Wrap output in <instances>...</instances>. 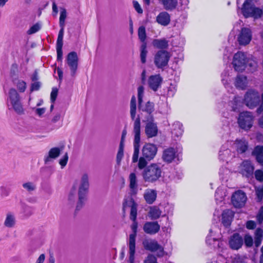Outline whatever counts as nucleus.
Listing matches in <instances>:
<instances>
[{"label":"nucleus","mask_w":263,"mask_h":263,"mask_svg":"<svg viewBox=\"0 0 263 263\" xmlns=\"http://www.w3.org/2000/svg\"><path fill=\"white\" fill-rule=\"evenodd\" d=\"M138 108L140 112V115L135 119L136 115V99L133 96L132 97L130 103V114L131 118L134 120V152L133 155V162H137L139 158L140 142V117H145L143 119V121H153V117L152 112L154 111V104L153 102L148 101L145 104H143L142 102L138 103Z\"/></svg>","instance_id":"f257e3e1"},{"label":"nucleus","mask_w":263,"mask_h":263,"mask_svg":"<svg viewBox=\"0 0 263 263\" xmlns=\"http://www.w3.org/2000/svg\"><path fill=\"white\" fill-rule=\"evenodd\" d=\"M241 12L246 18L253 17L256 19L261 17L263 14L262 10L256 7L252 0H245L241 8Z\"/></svg>","instance_id":"f03ea898"},{"label":"nucleus","mask_w":263,"mask_h":263,"mask_svg":"<svg viewBox=\"0 0 263 263\" xmlns=\"http://www.w3.org/2000/svg\"><path fill=\"white\" fill-rule=\"evenodd\" d=\"M162 170L160 164L152 163L145 167L143 173L144 180L146 182H154L161 176Z\"/></svg>","instance_id":"7ed1b4c3"},{"label":"nucleus","mask_w":263,"mask_h":263,"mask_svg":"<svg viewBox=\"0 0 263 263\" xmlns=\"http://www.w3.org/2000/svg\"><path fill=\"white\" fill-rule=\"evenodd\" d=\"M89 186L88 175L84 173L82 175L79 186V200L77 205V210H80L83 206Z\"/></svg>","instance_id":"20e7f679"},{"label":"nucleus","mask_w":263,"mask_h":263,"mask_svg":"<svg viewBox=\"0 0 263 263\" xmlns=\"http://www.w3.org/2000/svg\"><path fill=\"white\" fill-rule=\"evenodd\" d=\"M8 105L17 114L22 115L24 112V109L21 101L20 97L17 91L14 88H11L8 93Z\"/></svg>","instance_id":"39448f33"},{"label":"nucleus","mask_w":263,"mask_h":263,"mask_svg":"<svg viewBox=\"0 0 263 263\" xmlns=\"http://www.w3.org/2000/svg\"><path fill=\"white\" fill-rule=\"evenodd\" d=\"M171 57V54L169 52L160 50L154 55V63L157 68L163 70L167 66Z\"/></svg>","instance_id":"423d86ee"},{"label":"nucleus","mask_w":263,"mask_h":263,"mask_svg":"<svg viewBox=\"0 0 263 263\" xmlns=\"http://www.w3.org/2000/svg\"><path fill=\"white\" fill-rule=\"evenodd\" d=\"M138 228V223L135 221H133V223L131 226V229L133 233L129 235L128 245L129 247V263H134L135 253L136 246V237L137 236V231Z\"/></svg>","instance_id":"0eeeda50"},{"label":"nucleus","mask_w":263,"mask_h":263,"mask_svg":"<svg viewBox=\"0 0 263 263\" xmlns=\"http://www.w3.org/2000/svg\"><path fill=\"white\" fill-rule=\"evenodd\" d=\"M254 117L250 111H243L239 114L237 122L239 126L245 130H249L253 126Z\"/></svg>","instance_id":"6e6552de"},{"label":"nucleus","mask_w":263,"mask_h":263,"mask_svg":"<svg viewBox=\"0 0 263 263\" xmlns=\"http://www.w3.org/2000/svg\"><path fill=\"white\" fill-rule=\"evenodd\" d=\"M248 53L241 51L236 53L233 57V65L237 71H242L247 68V60Z\"/></svg>","instance_id":"1a4fd4ad"},{"label":"nucleus","mask_w":263,"mask_h":263,"mask_svg":"<svg viewBox=\"0 0 263 263\" xmlns=\"http://www.w3.org/2000/svg\"><path fill=\"white\" fill-rule=\"evenodd\" d=\"M142 244L145 250L153 252H157V256L159 257H163L165 254L163 247L154 239H145Z\"/></svg>","instance_id":"9d476101"},{"label":"nucleus","mask_w":263,"mask_h":263,"mask_svg":"<svg viewBox=\"0 0 263 263\" xmlns=\"http://www.w3.org/2000/svg\"><path fill=\"white\" fill-rule=\"evenodd\" d=\"M244 101L250 108L256 107L260 102L259 92L254 89L248 90L245 96Z\"/></svg>","instance_id":"9b49d317"},{"label":"nucleus","mask_w":263,"mask_h":263,"mask_svg":"<svg viewBox=\"0 0 263 263\" xmlns=\"http://www.w3.org/2000/svg\"><path fill=\"white\" fill-rule=\"evenodd\" d=\"M247 200L246 194L241 190L235 191L231 197V202L236 208H241L245 206Z\"/></svg>","instance_id":"f8f14e48"},{"label":"nucleus","mask_w":263,"mask_h":263,"mask_svg":"<svg viewBox=\"0 0 263 263\" xmlns=\"http://www.w3.org/2000/svg\"><path fill=\"white\" fill-rule=\"evenodd\" d=\"M254 167L249 160L243 161L239 166V171L243 176L250 178L253 176Z\"/></svg>","instance_id":"ddd939ff"},{"label":"nucleus","mask_w":263,"mask_h":263,"mask_svg":"<svg viewBox=\"0 0 263 263\" xmlns=\"http://www.w3.org/2000/svg\"><path fill=\"white\" fill-rule=\"evenodd\" d=\"M78 58L77 53L75 52H70L67 55L66 58V63L68 67L70 68L71 71V75L72 76H74L78 68Z\"/></svg>","instance_id":"4468645a"},{"label":"nucleus","mask_w":263,"mask_h":263,"mask_svg":"<svg viewBox=\"0 0 263 263\" xmlns=\"http://www.w3.org/2000/svg\"><path fill=\"white\" fill-rule=\"evenodd\" d=\"M162 159L164 161L167 163H171L173 160H175V159L179 160V153H178L175 148L169 147L164 150L162 155Z\"/></svg>","instance_id":"2eb2a0df"},{"label":"nucleus","mask_w":263,"mask_h":263,"mask_svg":"<svg viewBox=\"0 0 263 263\" xmlns=\"http://www.w3.org/2000/svg\"><path fill=\"white\" fill-rule=\"evenodd\" d=\"M157 152V147L154 144H145L142 148V156L148 160L153 159Z\"/></svg>","instance_id":"dca6fc26"},{"label":"nucleus","mask_w":263,"mask_h":263,"mask_svg":"<svg viewBox=\"0 0 263 263\" xmlns=\"http://www.w3.org/2000/svg\"><path fill=\"white\" fill-rule=\"evenodd\" d=\"M252 32L248 28H242L238 37V41L241 45H246L250 43L252 40Z\"/></svg>","instance_id":"f3484780"},{"label":"nucleus","mask_w":263,"mask_h":263,"mask_svg":"<svg viewBox=\"0 0 263 263\" xmlns=\"http://www.w3.org/2000/svg\"><path fill=\"white\" fill-rule=\"evenodd\" d=\"M243 243L242 237L238 233H234L229 239V244L230 247L233 249L237 250L240 249Z\"/></svg>","instance_id":"a211bd4d"},{"label":"nucleus","mask_w":263,"mask_h":263,"mask_svg":"<svg viewBox=\"0 0 263 263\" xmlns=\"http://www.w3.org/2000/svg\"><path fill=\"white\" fill-rule=\"evenodd\" d=\"M163 81L160 74L151 76L148 79L149 87L154 91H156L160 87Z\"/></svg>","instance_id":"6ab92c4d"},{"label":"nucleus","mask_w":263,"mask_h":263,"mask_svg":"<svg viewBox=\"0 0 263 263\" xmlns=\"http://www.w3.org/2000/svg\"><path fill=\"white\" fill-rule=\"evenodd\" d=\"M60 28L57 41V60L59 61H62V60L63 39L64 32V27H60Z\"/></svg>","instance_id":"aec40b11"},{"label":"nucleus","mask_w":263,"mask_h":263,"mask_svg":"<svg viewBox=\"0 0 263 263\" xmlns=\"http://www.w3.org/2000/svg\"><path fill=\"white\" fill-rule=\"evenodd\" d=\"M160 226L157 221L146 222L143 226L144 231L148 234L154 235L159 232Z\"/></svg>","instance_id":"412c9836"},{"label":"nucleus","mask_w":263,"mask_h":263,"mask_svg":"<svg viewBox=\"0 0 263 263\" xmlns=\"http://www.w3.org/2000/svg\"><path fill=\"white\" fill-rule=\"evenodd\" d=\"M147 123L145 126V132L146 136L148 138H152L156 136L158 133V128L156 124L153 121H147Z\"/></svg>","instance_id":"4be33fe9"},{"label":"nucleus","mask_w":263,"mask_h":263,"mask_svg":"<svg viewBox=\"0 0 263 263\" xmlns=\"http://www.w3.org/2000/svg\"><path fill=\"white\" fill-rule=\"evenodd\" d=\"M234 156L231 151L227 147L222 146L219 152V159L222 161L228 162Z\"/></svg>","instance_id":"5701e85b"},{"label":"nucleus","mask_w":263,"mask_h":263,"mask_svg":"<svg viewBox=\"0 0 263 263\" xmlns=\"http://www.w3.org/2000/svg\"><path fill=\"white\" fill-rule=\"evenodd\" d=\"M248 81L246 76L238 74L235 78L234 85L237 88L244 90L247 87Z\"/></svg>","instance_id":"b1692460"},{"label":"nucleus","mask_w":263,"mask_h":263,"mask_svg":"<svg viewBox=\"0 0 263 263\" xmlns=\"http://www.w3.org/2000/svg\"><path fill=\"white\" fill-rule=\"evenodd\" d=\"M171 21L170 15L165 11L160 12L156 17V22L160 25L167 26Z\"/></svg>","instance_id":"393cba45"},{"label":"nucleus","mask_w":263,"mask_h":263,"mask_svg":"<svg viewBox=\"0 0 263 263\" xmlns=\"http://www.w3.org/2000/svg\"><path fill=\"white\" fill-rule=\"evenodd\" d=\"M234 144L238 154L245 153L248 148V143L245 139H237Z\"/></svg>","instance_id":"a878e982"},{"label":"nucleus","mask_w":263,"mask_h":263,"mask_svg":"<svg viewBox=\"0 0 263 263\" xmlns=\"http://www.w3.org/2000/svg\"><path fill=\"white\" fill-rule=\"evenodd\" d=\"M157 197V192L155 190L147 189L145 191L144 198L146 202L148 204H152Z\"/></svg>","instance_id":"bb28decb"},{"label":"nucleus","mask_w":263,"mask_h":263,"mask_svg":"<svg viewBox=\"0 0 263 263\" xmlns=\"http://www.w3.org/2000/svg\"><path fill=\"white\" fill-rule=\"evenodd\" d=\"M252 155L255 157L256 161L263 167V146H256L252 152Z\"/></svg>","instance_id":"cd10ccee"},{"label":"nucleus","mask_w":263,"mask_h":263,"mask_svg":"<svg viewBox=\"0 0 263 263\" xmlns=\"http://www.w3.org/2000/svg\"><path fill=\"white\" fill-rule=\"evenodd\" d=\"M233 216L234 213L231 210H226L224 211L222 214V223L226 227L230 226Z\"/></svg>","instance_id":"c85d7f7f"},{"label":"nucleus","mask_w":263,"mask_h":263,"mask_svg":"<svg viewBox=\"0 0 263 263\" xmlns=\"http://www.w3.org/2000/svg\"><path fill=\"white\" fill-rule=\"evenodd\" d=\"M129 180L131 194L136 195L138 192V183L136 174L134 173H131L129 175Z\"/></svg>","instance_id":"c756f323"},{"label":"nucleus","mask_w":263,"mask_h":263,"mask_svg":"<svg viewBox=\"0 0 263 263\" xmlns=\"http://www.w3.org/2000/svg\"><path fill=\"white\" fill-rule=\"evenodd\" d=\"M247 60V68L250 72H253L257 69L258 65L256 59L251 54H248Z\"/></svg>","instance_id":"7c9ffc66"},{"label":"nucleus","mask_w":263,"mask_h":263,"mask_svg":"<svg viewBox=\"0 0 263 263\" xmlns=\"http://www.w3.org/2000/svg\"><path fill=\"white\" fill-rule=\"evenodd\" d=\"M160 1L166 10H174L178 5V0H160Z\"/></svg>","instance_id":"2f4dec72"},{"label":"nucleus","mask_w":263,"mask_h":263,"mask_svg":"<svg viewBox=\"0 0 263 263\" xmlns=\"http://www.w3.org/2000/svg\"><path fill=\"white\" fill-rule=\"evenodd\" d=\"M15 224V218L14 215L11 213L8 212L6 214V218L4 221V226L8 228H13Z\"/></svg>","instance_id":"473e14b6"},{"label":"nucleus","mask_w":263,"mask_h":263,"mask_svg":"<svg viewBox=\"0 0 263 263\" xmlns=\"http://www.w3.org/2000/svg\"><path fill=\"white\" fill-rule=\"evenodd\" d=\"M172 127V133L173 135L178 138L182 135L183 129L182 128V125L181 123L179 122H176L173 124Z\"/></svg>","instance_id":"72a5a7b5"},{"label":"nucleus","mask_w":263,"mask_h":263,"mask_svg":"<svg viewBox=\"0 0 263 263\" xmlns=\"http://www.w3.org/2000/svg\"><path fill=\"white\" fill-rule=\"evenodd\" d=\"M153 46L159 49H167L168 47V41L165 39H155L153 41Z\"/></svg>","instance_id":"f704fd0d"},{"label":"nucleus","mask_w":263,"mask_h":263,"mask_svg":"<svg viewBox=\"0 0 263 263\" xmlns=\"http://www.w3.org/2000/svg\"><path fill=\"white\" fill-rule=\"evenodd\" d=\"M60 152V149L59 147H53L50 149L48 153V155L45 158V163L50 161V159H55L58 157Z\"/></svg>","instance_id":"c9c22d12"},{"label":"nucleus","mask_w":263,"mask_h":263,"mask_svg":"<svg viewBox=\"0 0 263 263\" xmlns=\"http://www.w3.org/2000/svg\"><path fill=\"white\" fill-rule=\"evenodd\" d=\"M161 213L162 212L159 208L154 206L150 209L148 215L152 220H156L160 217Z\"/></svg>","instance_id":"e433bc0d"},{"label":"nucleus","mask_w":263,"mask_h":263,"mask_svg":"<svg viewBox=\"0 0 263 263\" xmlns=\"http://www.w3.org/2000/svg\"><path fill=\"white\" fill-rule=\"evenodd\" d=\"M213 231L212 229L210 230V234L207 236L206 239V242L209 245H214V247H215V245H217V246L219 247V240L216 238H212Z\"/></svg>","instance_id":"4c0bfd02"},{"label":"nucleus","mask_w":263,"mask_h":263,"mask_svg":"<svg viewBox=\"0 0 263 263\" xmlns=\"http://www.w3.org/2000/svg\"><path fill=\"white\" fill-rule=\"evenodd\" d=\"M131 202L130 218L132 220L135 221L137 215V204L134 201H131Z\"/></svg>","instance_id":"58836bf2"},{"label":"nucleus","mask_w":263,"mask_h":263,"mask_svg":"<svg viewBox=\"0 0 263 263\" xmlns=\"http://www.w3.org/2000/svg\"><path fill=\"white\" fill-rule=\"evenodd\" d=\"M147 53L146 43H142L140 47V59L143 64L146 62Z\"/></svg>","instance_id":"ea45409f"},{"label":"nucleus","mask_w":263,"mask_h":263,"mask_svg":"<svg viewBox=\"0 0 263 263\" xmlns=\"http://www.w3.org/2000/svg\"><path fill=\"white\" fill-rule=\"evenodd\" d=\"M23 187L28 192L31 193L36 189V184L32 182H26L22 184Z\"/></svg>","instance_id":"a19ab883"},{"label":"nucleus","mask_w":263,"mask_h":263,"mask_svg":"<svg viewBox=\"0 0 263 263\" xmlns=\"http://www.w3.org/2000/svg\"><path fill=\"white\" fill-rule=\"evenodd\" d=\"M14 83L20 92H24L25 91L26 83L25 81L21 80H17Z\"/></svg>","instance_id":"79ce46f5"},{"label":"nucleus","mask_w":263,"mask_h":263,"mask_svg":"<svg viewBox=\"0 0 263 263\" xmlns=\"http://www.w3.org/2000/svg\"><path fill=\"white\" fill-rule=\"evenodd\" d=\"M67 16L66 10L64 8L61 9L59 19L60 27H65V21Z\"/></svg>","instance_id":"37998d69"},{"label":"nucleus","mask_w":263,"mask_h":263,"mask_svg":"<svg viewBox=\"0 0 263 263\" xmlns=\"http://www.w3.org/2000/svg\"><path fill=\"white\" fill-rule=\"evenodd\" d=\"M138 36L140 40L142 43H146L145 42L146 39V32L145 29L144 27L141 26L138 29Z\"/></svg>","instance_id":"c03bdc74"},{"label":"nucleus","mask_w":263,"mask_h":263,"mask_svg":"<svg viewBox=\"0 0 263 263\" xmlns=\"http://www.w3.org/2000/svg\"><path fill=\"white\" fill-rule=\"evenodd\" d=\"M255 194L257 201H261L263 198V186L255 187Z\"/></svg>","instance_id":"a18cd8bd"},{"label":"nucleus","mask_w":263,"mask_h":263,"mask_svg":"<svg viewBox=\"0 0 263 263\" xmlns=\"http://www.w3.org/2000/svg\"><path fill=\"white\" fill-rule=\"evenodd\" d=\"M229 76V73L228 71L226 70H224L221 74V81L225 86L231 82V79Z\"/></svg>","instance_id":"49530a36"},{"label":"nucleus","mask_w":263,"mask_h":263,"mask_svg":"<svg viewBox=\"0 0 263 263\" xmlns=\"http://www.w3.org/2000/svg\"><path fill=\"white\" fill-rule=\"evenodd\" d=\"M244 242L246 247L250 248L253 245V240L252 237L249 234H246L244 237Z\"/></svg>","instance_id":"de8ad7c7"},{"label":"nucleus","mask_w":263,"mask_h":263,"mask_svg":"<svg viewBox=\"0 0 263 263\" xmlns=\"http://www.w3.org/2000/svg\"><path fill=\"white\" fill-rule=\"evenodd\" d=\"M143 263H157V260L154 255L149 254L145 258Z\"/></svg>","instance_id":"09e8293b"},{"label":"nucleus","mask_w":263,"mask_h":263,"mask_svg":"<svg viewBox=\"0 0 263 263\" xmlns=\"http://www.w3.org/2000/svg\"><path fill=\"white\" fill-rule=\"evenodd\" d=\"M41 29V26L39 24H35L30 27V28L27 31L28 34H32L36 33Z\"/></svg>","instance_id":"8fccbe9b"},{"label":"nucleus","mask_w":263,"mask_h":263,"mask_svg":"<svg viewBox=\"0 0 263 263\" xmlns=\"http://www.w3.org/2000/svg\"><path fill=\"white\" fill-rule=\"evenodd\" d=\"M144 94V88L143 86H139L138 88V103L142 102V98Z\"/></svg>","instance_id":"3c124183"},{"label":"nucleus","mask_w":263,"mask_h":263,"mask_svg":"<svg viewBox=\"0 0 263 263\" xmlns=\"http://www.w3.org/2000/svg\"><path fill=\"white\" fill-rule=\"evenodd\" d=\"M255 177L256 180L260 182L263 181V172L258 170L255 172Z\"/></svg>","instance_id":"603ef678"},{"label":"nucleus","mask_w":263,"mask_h":263,"mask_svg":"<svg viewBox=\"0 0 263 263\" xmlns=\"http://www.w3.org/2000/svg\"><path fill=\"white\" fill-rule=\"evenodd\" d=\"M58 90L56 88H52L50 94V100L52 103H54L58 96Z\"/></svg>","instance_id":"864d4df0"},{"label":"nucleus","mask_w":263,"mask_h":263,"mask_svg":"<svg viewBox=\"0 0 263 263\" xmlns=\"http://www.w3.org/2000/svg\"><path fill=\"white\" fill-rule=\"evenodd\" d=\"M146 159L143 156L140 158L138 162V167L140 169H143L147 164Z\"/></svg>","instance_id":"5fc2aeb1"},{"label":"nucleus","mask_w":263,"mask_h":263,"mask_svg":"<svg viewBox=\"0 0 263 263\" xmlns=\"http://www.w3.org/2000/svg\"><path fill=\"white\" fill-rule=\"evenodd\" d=\"M68 159V156L67 153H66L63 158L60 160V164L61 165L62 168H63L67 164Z\"/></svg>","instance_id":"6e6d98bb"},{"label":"nucleus","mask_w":263,"mask_h":263,"mask_svg":"<svg viewBox=\"0 0 263 263\" xmlns=\"http://www.w3.org/2000/svg\"><path fill=\"white\" fill-rule=\"evenodd\" d=\"M77 194L76 190L71 191L68 196V200L70 202H73L76 199Z\"/></svg>","instance_id":"4d7b16f0"},{"label":"nucleus","mask_w":263,"mask_h":263,"mask_svg":"<svg viewBox=\"0 0 263 263\" xmlns=\"http://www.w3.org/2000/svg\"><path fill=\"white\" fill-rule=\"evenodd\" d=\"M133 5L135 9L138 13L142 14L143 13V10L137 1H134Z\"/></svg>","instance_id":"13d9d810"},{"label":"nucleus","mask_w":263,"mask_h":263,"mask_svg":"<svg viewBox=\"0 0 263 263\" xmlns=\"http://www.w3.org/2000/svg\"><path fill=\"white\" fill-rule=\"evenodd\" d=\"M254 238H263V230L261 228H257L255 232Z\"/></svg>","instance_id":"bf43d9fd"},{"label":"nucleus","mask_w":263,"mask_h":263,"mask_svg":"<svg viewBox=\"0 0 263 263\" xmlns=\"http://www.w3.org/2000/svg\"><path fill=\"white\" fill-rule=\"evenodd\" d=\"M41 87V83L40 82L35 81L32 83L31 86V91L38 90Z\"/></svg>","instance_id":"052dcab7"},{"label":"nucleus","mask_w":263,"mask_h":263,"mask_svg":"<svg viewBox=\"0 0 263 263\" xmlns=\"http://www.w3.org/2000/svg\"><path fill=\"white\" fill-rule=\"evenodd\" d=\"M256 227V223L252 220H249L247 222L246 228L249 230H253Z\"/></svg>","instance_id":"680f3d73"},{"label":"nucleus","mask_w":263,"mask_h":263,"mask_svg":"<svg viewBox=\"0 0 263 263\" xmlns=\"http://www.w3.org/2000/svg\"><path fill=\"white\" fill-rule=\"evenodd\" d=\"M123 156V149L122 148H119L117 155V161L118 163H119Z\"/></svg>","instance_id":"e2e57ef3"},{"label":"nucleus","mask_w":263,"mask_h":263,"mask_svg":"<svg viewBox=\"0 0 263 263\" xmlns=\"http://www.w3.org/2000/svg\"><path fill=\"white\" fill-rule=\"evenodd\" d=\"M46 111L45 108H37L35 109V112L39 117H41Z\"/></svg>","instance_id":"0e129e2a"},{"label":"nucleus","mask_w":263,"mask_h":263,"mask_svg":"<svg viewBox=\"0 0 263 263\" xmlns=\"http://www.w3.org/2000/svg\"><path fill=\"white\" fill-rule=\"evenodd\" d=\"M189 0H180L179 3L180 6L182 7L181 9H185L189 4Z\"/></svg>","instance_id":"69168bd1"},{"label":"nucleus","mask_w":263,"mask_h":263,"mask_svg":"<svg viewBox=\"0 0 263 263\" xmlns=\"http://www.w3.org/2000/svg\"><path fill=\"white\" fill-rule=\"evenodd\" d=\"M61 118V115L60 113H58L54 116V117L51 119V122L54 123L57 121H59Z\"/></svg>","instance_id":"338daca9"},{"label":"nucleus","mask_w":263,"mask_h":263,"mask_svg":"<svg viewBox=\"0 0 263 263\" xmlns=\"http://www.w3.org/2000/svg\"><path fill=\"white\" fill-rule=\"evenodd\" d=\"M45 258L44 254H42L40 255L37 258L36 263H43Z\"/></svg>","instance_id":"774afa93"}]
</instances>
